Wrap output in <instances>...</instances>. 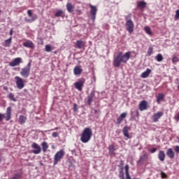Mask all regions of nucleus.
Instances as JSON below:
<instances>
[{
  "instance_id": "f257e3e1",
  "label": "nucleus",
  "mask_w": 179,
  "mask_h": 179,
  "mask_svg": "<svg viewBox=\"0 0 179 179\" xmlns=\"http://www.w3.org/2000/svg\"><path fill=\"white\" fill-rule=\"evenodd\" d=\"M131 58V52H127L124 54L122 52H119L116 57L113 59V66L116 68H119L121 64H127Z\"/></svg>"
},
{
  "instance_id": "f03ea898",
  "label": "nucleus",
  "mask_w": 179,
  "mask_h": 179,
  "mask_svg": "<svg viewBox=\"0 0 179 179\" xmlns=\"http://www.w3.org/2000/svg\"><path fill=\"white\" fill-rule=\"evenodd\" d=\"M92 136H93V131L92 128L87 127L84 129L81 135H80V141L83 143H87L92 139Z\"/></svg>"
},
{
  "instance_id": "7ed1b4c3",
  "label": "nucleus",
  "mask_w": 179,
  "mask_h": 179,
  "mask_svg": "<svg viewBox=\"0 0 179 179\" xmlns=\"http://www.w3.org/2000/svg\"><path fill=\"white\" fill-rule=\"evenodd\" d=\"M131 17V14L125 17L126 30L129 33V34H132V33H134V28L135 27V24H134V22L132 21V19Z\"/></svg>"
},
{
  "instance_id": "20e7f679",
  "label": "nucleus",
  "mask_w": 179,
  "mask_h": 179,
  "mask_svg": "<svg viewBox=\"0 0 179 179\" xmlns=\"http://www.w3.org/2000/svg\"><path fill=\"white\" fill-rule=\"evenodd\" d=\"M9 121L12 118V107L9 106L6 108V114L0 113V122L3 120Z\"/></svg>"
},
{
  "instance_id": "39448f33",
  "label": "nucleus",
  "mask_w": 179,
  "mask_h": 179,
  "mask_svg": "<svg viewBox=\"0 0 179 179\" xmlns=\"http://www.w3.org/2000/svg\"><path fill=\"white\" fill-rule=\"evenodd\" d=\"M65 156V152L64 150H60L55 155L54 157V166L58 164L59 162H61V159Z\"/></svg>"
},
{
  "instance_id": "423d86ee",
  "label": "nucleus",
  "mask_w": 179,
  "mask_h": 179,
  "mask_svg": "<svg viewBox=\"0 0 179 179\" xmlns=\"http://www.w3.org/2000/svg\"><path fill=\"white\" fill-rule=\"evenodd\" d=\"M90 19L92 20V22H94V20H96V15L97 14V7L90 4Z\"/></svg>"
},
{
  "instance_id": "0eeeda50",
  "label": "nucleus",
  "mask_w": 179,
  "mask_h": 179,
  "mask_svg": "<svg viewBox=\"0 0 179 179\" xmlns=\"http://www.w3.org/2000/svg\"><path fill=\"white\" fill-rule=\"evenodd\" d=\"M85 82H86V80H85V78H81L74 83V86L78 92H82Z\"/></svg>"
},
{
  "instance_id": "6e6552de",
  "label": "nucleus",
  "mask_w": 179,
  "mask_h": 179,
  "mask_svg": "<svg viewBox=\"0 0 179 179\" xmlns=\"http://www.w3.org/2000/svg\"><path fill=\"white\" fill-rule=\"evenodd\" d=\"M15 85L17 89H19L20 90H22V89L24 87V81L22 78L19 76H15Z\"/></svg>"
},
{
  "instance_id": "1a4fd4ad",
  "label": "nucleus",
  "mask_w": 179,
  "mask_h": 179,
  "mask_svg": "<svg viewBox=\"0 0 179 179\" xmlns=\"http://www.w3.org/2000/svg\"><path fill=\"white\" fill-rule=\"evenodd\" d=\"M20 73L21 76H22V78L27 79V78L30 76V70L29 69H27L26 67H24L21 69V71Z\"/></svg>"
},
{
  "instance_id": "9d476101",
  "label": "nucleus",
  "mask_w": 179,
  "mask_h": 179,
  "mask_svg": "<svg viewBox=\"0 0 179 179\" xmlns=\"http://www.w3.org/2000/svg\"><path fill=\"white\" fill-rule=\"evenodd\" d=\"M163 115H164V113L163 112H161V111L155 113L152 115L153 122H159V120H160L161 117H163Z\"/></svg>"
},
{
  "instance_id": "9b49d317",
  "label": "nucleus",
  "mask_w": 179,
  "mask_h": 179,
  "mask_svg": "<svg viewBox=\"0 0 179 179\" xmlns=\"http://www.w3.org/2000/svg\"><path fill=\"white\" fill-rule=\"evenodd\" d=\"M148 159H149V155H148V153L145 152L140 157L137 163H138V164H140V166H142L143 164V163H145V162H146V160H148Z\"/></svg>"
},
{
  "instance_id": "f8f14e48",
  "label": "nucleus",
  "mask_w": 179,
  "mask_h": 179,
  "mask_svg": "<svg viewBox=\"0 0 179 179\" xmlns=\"http://www.w3.org/2000/svg\"><path fill=\"white\" fill-rule=\"evenodd\" d=\"M31 148L33 149H36L33 150V153H34V155H39V153H41V147H40V145L36 143H33Z\"/></svg>"
},
{
  "instance_id": "ddd939ff",
  "label": "nucleus",
  "mask_w": 179,
  "mask_h": 179,
  "mask_svg": "<svg viewBox=\"0 0 179 179\" xmlns=\"http://www.w3.org/2000/svg\"><path fill=\"white\" fill-rule=\"evenodd\" d=\"M20 64H22V58L20 57H17L15 59H14V60L13 62H10L9 63V66H17V65H20Z\"/></svg>"
},
{
  "instance_id": "4468645a",
  "label": "nucleus",
  "mask_w": 179,
  "mask_h": 179,
  "mask_svg": "<svg viewBox=\"0 0 179 179\" xmlns=\"http://www.w3.org/2000/svg\"><path fill=\"white\" fill-rule=\"evenodd\" d=\"M96 96V94L94 92H92L90 95L87 96V103L88 106H92V103H93V100H94V97Z\"/></svg>"
},
{
  "instance_id": "2eb2a0df",
  "label": "nucleus",
  "mask_w": 179,
  "mask_h": 179,
  "mask_svg": "<svg viewBox=\"0 0 179 179\" xmlns=\"http://www.w3.org/2000/svg\"><path fill=\"white\" fill-rule=\"evenodd\" d=\"M138 108L140 111L148 110V101H146L145 100H143L141 102H140L138 105Z\"/></svg>"
},
{
  "instance_id": "dca6fc26",
  "label": "nucleus",
  "mask_w": 179,
  "mask_h": 179,
  "mask_svg": "<svg viewBox=\"0 0 179 179\" xmlns=\"http://www.w3.org/2000/svg\"><path fill=\"white\" fill-rule=\"evenodd\" d=\"M129 127L128 126H125L123 128V135L125 136L126 141H128V139H131V136H129Z\"/></svg>"
},
{
  "instance_id": "f3484780",
  "label": "nucleus",
  "mask_w": 179,
  "mask_h": 179,
  "mask_svg": "<svg viewBox=\"0 0 179 179\" xmlns=\"http://www.w3.org/2000/svg\"><path fill=\"white\" fill-rule=\"evenodd\" d=\"M127 117V113H121L120 115L117 118V125H120L121 122H122L124 118Z\"/></svg>"
},
{
  "instance_id": "a211bd4d",
  "label": "nucleus",
  "mask_w": 179,
  "mask_h": 179,
  "mask_svg": "<svg viewBox=\"0 0 179 179\" xmlns=\"http://www.w3.org/2000/svg\"><path fill=\"white\" fill-rule=\"evenodd\" d=\"M66 8L69 13H73L75 10V6L72 3H67Z\"/></svg>"
},
{
  "instance_id": "6ab92c4d",
  "label": "nucleus",
  "mask_w": 179,
  "mask_h": 179,
  "mask_svg": "<svg viewBox=\"0 0 179 179\" xmlns=\"http://www.w3.org/2000/svg\"><path fill=\"white\" fill-rule=\"evenodd\" d=\"M76 45L77 48H79V50H81V48H83L85 45H86V42L82 41V40H78L76 41Z\"/></svg>"
},
{
  "instance_id": "aec40b11",
  "label": "nucleus",
  "mask_w": 179,
  "mask_h": 179,
  "mask_svg": "<svg viewBox=\"0 0 179 179\" xmlns=\"http://www.w3.org/2000/svg\"><path fill=\"white\" fill-rule=\"evenodd\" d=\"M83 72V69H82V66H76L73 69L74 75H80Z\"/></svg>"
},
{
  "instance_id": "412c9836",
  "label": "nucleus",
  "mask_w": 179,
  "mask_h": 179,
  "mask_svg": "<svg viewBox=\"0 0 179 179\" xmlns=\"http://www.w3.org/2000/svg\"><path fill=\"white\" fill-rule=\"evenodd\" d=\"M151 72H152V70L150 69H147L145 71L141 73V78H143V79L148 78Z\"/></svg>"
},
{
  "instance_id": "4be33fe9",
  "label": "nucleus",
  "mask_w": 179,
  "mask_h": 179,
  "mask_svg": "<svg viewBox=\"0 0 179 179\" xmlns=\"http://www.w3.org/2000/svg\"><path fill=\"white\" fill-rule=\"evenodd\" d=\"M158 159L160 160V162H164L166 159V154L164 153V151L160 150L158 153Z\"/></svg>"
},
{
  "instance_id": "5701e85b",
  "label": "nucleus",
  "mask_w": 179,
  "mask_h": 179,
  "mask_svg": "<svg viewBox=\"0 0 179 179\" xmlns=\"http://www.w3.org/2000/svg\"><path fill=\"white\" fill-rule=\"evenodd\" d=\"M24 47H27V48H34V43L31 42V41H27V42H24L22 43Z\"/></svg>"
},
{
  "instance_id": "b1692460",
  "label": "nucleus",
  "mask_w": 179,
  "mask_h": 179,
  "mask_svg": "<svg viewBox=\"0 0 179 179\" xmlns=\"http://www.w3.org/2000/svg\"><path fill=\"white\" fill-rule=\"evenodd\" d=\"M166 155L169 159H174V157L176 156L174 151H173V148L168 149L166 151Z\"/></svg>"
},
{
  "instance_id": "393cba45",
  "label": "nucleus",
  "mask_w": 179,
  "mask_h": 179,
  "mask_svg": "<svg viewBox=\"0 0 179 179\" xmlns=\"http://www.w3.org/2000/svg\"><path fill=\"white\" fill-rule=\"evenodd\" d=\"M117 148H115V145H114V144L110 145L108 146L109 155H115L114 151L117 150Z\"/></svg>"
},
{
  "instance_id": "a878e982",
  "label": "nucleus",
  "mask_w": 179,
  "mask_h": 179,
  "mask_svg": "<svg viewBox=\"0 0 179 179\" xmlns=\"http://www.w3.org/2000/svg\"><path fill=\"white\" fill-rule=\"evenodd\" d=\"M26 121H27V117L23 116V115H20L19 119H18V122L20 124V125H23V124H26Z\"/></svg>"
},
{
  "instance_id": "bb28decb",
  "label": "nucleus",
  "mask_w": 179,
  "mask_h": 179,
  "mask_svg": "<svg viewBox=\"0 0 179 179\" xmlns=\"http://www.w3.org/2000/svg\"><path fill=\"white\" fill-rule=\"evenodd\" d=\"M164 101V94L159 93L157 96V103L160 104V101Z\"/></svg>"
},
{
  "instance_id": "cd10ccee",
  "label": "nucleus",
  "mask_w": 179,
  "mask_h": 179,
  "mask_svg": "<svg viewBox=\"0 0 179 179\" xmlns=\"http://www.w3.org/2000/svg\"><path fill=\"white\" fill-rule=\"evenodd\" d=\"M55 17H64L65 16V12L62 10H58L55 14Z\"/></svg>"
},
{
  "instance_id": "c85d7f7f",
  "label": "nucleus",
  "mask_w": 179,
  "mask_h": 179,
  "mask_svg": "<svg viewBox=\"0 0 179 179\" xmlns=\"http://www.w3.org/2000/svg\"><path fill=\"white\" fill-rule=\"evenodd\" d=\"M137 8H141L143 9V8H146V2L141 1L137 3Z\"/></svg>"
},
{
  "instance_id": "c756f323",
  "label": "nucleus",
  "mask_w": 179,
  "mask_h": 179,
  "mask_svg": "<svg viewBox=\"0 0 179 179\" xmlns=\"http://www.w3.org/2000/svg\"><path fill=\"white\" fill-rule=\"evenodd\" d=\"M38 17H37V15H34L31 16V19H26L25 18V21L27 22V23H31V22H34V20H37Z\"/></svg>"
},
{
  "instance_id": "7c9ffc66",
  "label": "nucleus",
  "mask_w": 179,
  "mask_h": 179,
  "mask_svg": "<svg viewBox=\"0 0 179 179\" xmlns=\"http://www.w3.org/2000/svg\"><path fill=\"white\" fill-rule=\"evenodd\" d=\"M41 146L43 152L45 153V152H47V149H48V143H47L45 141H43L41 144Z\"/></svg>"
},
{
  "instance_id": "2f4dec72",
  "label": "nucleus",
  "mask_w": 179,
  "mask_h": 179,
  "mask_svg": "<svg viewBox=\"0 0 179 179\" xmlns=\"http://www.w3.org/2000/svg\"><path fill=\"white\" fill-rule=\"evenodd\" d=\"M11 43H12V37H10L8 39L5 41V42H4L5 47H10Z\"/></svg>"
},
{
  "instance_id": "473e14b6",
  "label": "nucleus",
  "mask_w": 179,
  "mask_h": 179,
  "mask_svg": "<svg viewBox=\"0 0 179 179\" xmlns=\"http://www.w3.org/2000/svg\"><path fill=\"white\" fill-rule=\"evenodd\" d=\"M144 30L147 34H149V36H152V31L150 30V27H145Z\"/></svg>"
},
{
  "instance_id": "72a5a7b5",
  "label": "nucleus",
  "mask_w": 179,
  "mask_h": 179,
  "mask_svg": "<svg viewBox=\"0 0 179 179\" xmlns=\"http://www.w3.org/2000/svg\"><path fill=\"white\" fill-rule=\"evenodd\" d=\"M156 59L157 62H162V61H163V55H162V54H158L156 56Z\"/></svg>"
},
{
  "instance_id": "f704fd0d",
  "label": "nucleus",
  "mask_w": 179,
  "mask_h": 179,
  "mask_svg": "<svg viewBox=\"0 0 179 179\" xmlns=\"http://www.w3.org/2000/svg\"><path fill=\"white\" fill-rule=\"evenodd\" d=\"M46 52H51L52 51V48L50 45H46L45 47Z\"/></svg>"
},
{
  "instance_id": "c9c22d12",
  "label": "nucleus",
  "mask_w": 179,
  "mask_h": 179,
  "mask_svg": "<svg viewBox=\"0 0 179 179\" xmlns=\"http://www.w3.org/2000/svg\"><path fill=\"white\" fill-rule=\"evenodd\" d=\"M177 62H179V58L176 56H174L173 58H172V63L174 64V65H176L177 64Z\"/></svg>"
},
{
  "instance_id": "e433bc0d",
  "label": "nucleus",
  "mask_w": 179,
  "mask_h": 179,
  "mask_svg": "<svg viewBox=\"0 0 179 179\" xmlns=\"http://www.w3.org/2000/svg\"><path fill=\"white\" fill-rule=\"evenodd\" d=\"M8 99H10V100H12V101H16V99L15 98V95H13V93H10L8 95Z\"/></svg>"
},
{
  "instance_id": "4c0bfd02",
  "label": "nucleus",
  "mask_w": 179,
  "mask_h": 179,
  "mask_svg": "<svg viewBox=\"0 0 179 179\" xmlns=\"http://www.w3.org/2000/svg\"><path fill=\"white\" fill-rule=\"evenodd\" d=\"M148 57H150V55H152V54H153V48H148Z\"/></svg>"
},
{
  "instance_id": "58836bf2",
  "label": "nucleus",
  "mask_w": 179,
  "mask_h": 179,
  "mask_svg": "<svg viewBox=\"0 0 179 179\" xmlns=\"http://www.w3.org/2000/svg\"><path fill=\"white\" fill-rule=\"evenodd\" d=\"M125 174H129V165H126L124 166Z\"/></svg>"
},
{
  "instance_id": "ea45409f",
  "label": "nucleus",
  "mask_w": 179,
  "mask_h": 179,
  "mask_svg": "<svg viewBox=\"0 0 179 179\" xmlns=\"http://www.w3.org/2000/svg\"><path fill=\"white\" fill-rule=\"evenodd\" d=\"M175 19L176 20L179 19V9L176 10Z\"/></svg>"
},
{
  "instance_id": "a19ab883",
  "label": "nucleus",
  "mask_w": 179,
  "mask_h": 179,
  "mask_svg": "<svg viewBox=\"0 0 179 179\" xmlns=\"http://www.w3.org/2000/svg\"><path fill=\"white\" fill-rule=\"evenodd\" d=\"M161 178H167V175L164 172H161Z\"/></svg>"
},
{
  "instance_id": "79ce46f5",
  "label": "nucleus",
  "mask_w": 179,
  "mask_h": 179,
  "mask_svg": "<svg viewBox=\"0 0 179 179\" xmlns=\"http://www.w3.org/2000/svg\"><path fill=\"white\" fill-rule=\"evenodd\" d=\"M27 15L29 17H31V16H33V13L31 12V10H27Z\"/></svg>"
},
{
  "instance_id": "37998d69",
  "label": "nucleus",
  "mask_w": 179,
  "mask_h": 179,
  "mask_svg": "<svg viewBox=\"0 0 179 179\" xmlns=\"http://www.w3.org/2000/svg\"><path fill=\"white\" fill-rule=\"evenodd\" d=\"M150 152V153H155V152H157V148H152L149 150Z\"/></svg>"
},
{
  "instance_id": "c03bdc74",
  "label": "nucleus",
  "mask_w": 179,
  "mask_h": 179,
  "mask_svg": "<svg viewBox=\"0 0 179 179\" xmlns=\"http://www.w3.org/2000/svg\"><path fill=\"white\" fill-rule=\"evenodd\" d=\"M52 136L53 138H57V136H58V132H57V131L53 132L52 134Z\"/></svg>"
},
{
  "instance_id": "a18cd8bd",
  "label": "nucleus",
  "mask_w": 179,
  "mask_h": 179,
  "mask_svg": "<svg viewBox=\"0 0 179 179\" xmlns=\"http://www.w3.org/2000/svg\"><path fill=\"white\" fill-rule=\"evenodd\" d=\"M73 111L77 112L78 111V104L75 103L73 105Z\"/></svg>"
},
{
  "instance_id": "49530a36",
  "label": "nucleus",
  "mask_w": 179,
  "mask_h": 179,
  "mask_svg": "<svg viewBox=\"0 0 179 179\" xmlns=\"http://www.w3.org/2000/svg\"><path fill=\"white\" fill-rule=\"evenodd\" d=\"M25 68L29 69V71H30V69L31 68V62L28 63L27 66H25Z\"/></svg>"
},
{
  "instance_id": "de8ad7c7",
  "label": "nucleus",
  "mask_w": 179,
  "mask_h": 179,
  "mask_svg": "<svg viewBox=\"0 0 179 179\" xmlns=\"http://www.w3.org/2000/svg\"><path fill=\"white\" fill-rule=\"evenodd\" d=\"M76 14L79 15H82V10H76Z\"/></svg>"
},
{
  "instance_id": "09e8293b",
  "label": "nucleus",
  "mask_w": 179,
  "mask_h": 179,
  "mask_svg": "<svg viewBox=\"0 0 179 179\" xmlns=\"http://www.w3.org/2000/svg\"><path fill=\"white\" fill-rule=\"evenodd\" d=\"M175 152H176V153H179V146L176 145L175 148Z\"/></svg>"
},
{
  "instance_id": "8fccbe9b",
  "label": "nucleus",
  "mask_w": 179,
  "mask_h": 179,
  "mask_svg": "<svg viewBox=\"0 0 179 179\" xmlns=\"http://www.w3.org/2000/svg\"><path fill=\"white\" fill-rule=\"evenodd\" d=\"M126 179H132L129 173L126 174Z\"/></svg>"
},
{
  "instance_id": "3c124183",
  "label": "nucleus",
  "mask_w": 179,
  "mask_h": 179,
  "mask_svg": "<svg viewBox=\"0 0 179 179\" xmlns=\"http://www.w3.org/2000/svg\"><path fill=\"white\" fill-rule=\"evenodd\" d=\"M120 179H125V177L124 176V173H122V175H120Z\"/></svg>"
},
{
  "instance_id": "603ef678",
  "label": "nucleus",
  "mask_w": 179,
  "mask_h": 179,
  "mask_svg": "<svg viewBox=\"0 0 179 179\" xmlns=\"http://www.w3.org/2000/svg\"><path fill=\"white\" fill-rule=\"evenodd\" d=\"M175 120H176L177 121H179V113H178V115L176 116Z\"/></svg>"
},
{
  "instance_id": "864d4df0",
  "label": "nucleus",
  "mask_w": 179,
  "mask_h": 179,
  "mask_svg": "<svg viewBox=\"0 0 179 179\" xmlns=\"http://www.w3.org/2000/svg\"><path fill=\"white\" fill-rule=\"evenodd\" d=\"M13 29H11L10 30V36H13Z\"/></svg>"
},
{
  "instance_id": "5fc2aeb1",
  "label": "nucleus",
  "mask_w": 179,
  "mask_h": 179,
  "mask_svg": "<svg viewBox=\"0 0 179 179\" xmlns=\"http://www.w3.org/2000/svg\"><path fill=\"white\" fill-rule=\"evenodd\" d=\"M57 129H59V127H55V129H52V131H57Z\"/></svg>"
},
{
  "instance_id": "6e6d98bb",
  "label": "nucleus",
  "mask_w": 179,
  "mask_h": 179,
  "mask_svg": "<svg viewBox=\"0 0 179 179\" xmlns=\"http://www.w3.org/2000/svg\"><path fill=\"white\" fill-rule=\"evenodd\" d=\"M136 115L138 116L139 115V112H138V110L136 111Z\"/></svg>"
},
{
  "instance_id": "4d7b16f0",
  "label": "nucleus",
  "mask_w": 179,
  "mask_h": 179,
  "mask_svg": "<svg viewBox=\"0 0 179 179\" xmlns=\"http://www.w3.org/2000/svg\"><path fill=\"white\" fill-rule=\"evenodd\" d=\"M98 111L97 110H94V114H97Z\"/></svg>"
},
{
  "instance_id": "13d9d810",
  "label": "nucleus",
  "mask_w": 179,
  "mask_h": 179,
  "mask_svg": "<svg viewBox=\"0 0 179 179\" xmlns=\"http://www.w3.org/2000/svg\"><path fill=\"white\" fill-rule=\"evenodd\" d=\"M120 164H124V161H120Z\"/></svg>"
},
{
  "instance_id": "bf43d9fd",
  "label": "nucleus",
  "mask_w": 179,
  "mask_h": 179,
  "mask_svg": "<svg viewBox=\"0 0 179 179\" xmlns=\"http://www.w3.org/2000/svg\"><path fill=\"white\" fill-rule=\"evenodd\" d=\"M41 165H42V166H43V163H41Z\"/></svg>"
},
{
  "instance_id": "052dcab7",
  "label": "nucleus",
  "mask_w": 179,
  "mask_h": 179,
  "mask_svg": "<svg viewBox=\"0 0 179 179\" xmlns=\"http://www.w3.org/2000/svg\"><path fill=\"white\" fill-rule=\"evenodd\" d=\"M52 149H54V147H52Z\"/></svg>"
},
{
  "instance_id": "680f3d73",
  "label": "nucleus",
  "mask_w": 179,
  "mask_h": 179,
  "mask_svg": "<svg viewBox=\"0 0 179 179\" xmlns=\"http://www.w3.org/2000/svg\"><path fill=\"white\" fill-rule=\"evenodd\" d=\"M0 13H1V10H0Z\"/></svg>"
}]
</instances>
